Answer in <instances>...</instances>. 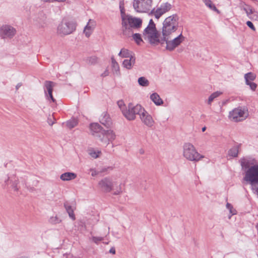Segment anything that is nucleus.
Segmentation results:
<instances>
[{"mask_svg":"<svg viewBox=\"0 0 258 258\" xmlns=\"http://www.w3.org/2000/svg\"><path fill=\"white\" fill-rule=\"evenodd\" d=\"M142 19L140 18L135 17L131 15L126 18L124 17L121 23L123 35L130 37L134 31L138 30L142 27Z\"/></svg>","mask_w":258,"mask_h":258,"instance_id":"1","label":"nucleus"},{"mask_svg":"<svg viewBox=\"0 0 258 258\" xmlns=\"http://www.w3.org/2000/svg\"><path fill=\"white\" fill-rule=\"evenodd\" d=\"M179 17L176 14L167 17L163 22L162 36L168 39L169 36L175 32L178 28Z\"/></svg>","mask_w":258,"mask_h":258,"instance_id":"2","label":"nucleus"},{"mask_svg":"<svg viewBox=\"0 0 258 258\" xmlns=\"http://www.w3.org/2000/svg\"><path fill=\"white\" fill-rule=\"evenodd\" d=\"M243 179L250 184L252 192L258 197V164L248 169Z\"/></svg>","mask_w":258,"mask_h":258,"instance_id":"3","label":"nucleus"},{"mask_svg":"<svg viewBox=\"0 0 258 258\" xmlns=\"http://www.w3.org/2000/svg\"><path fill=\"white\" fill-rule=\"evenodd\" d=\"M77 25L74 21L63 19L57 27L56 33L60 36L70 35L76 31Z\"/></svg>","mask_w":258,"mask_h":258,"instance_id":"4","label":"nucleus"},{"mask_svg":"<svg viewBox=\"0 0 258 258\" xmlns=\"http://www.w3.org/2000/svg\"><path fill=\"white\" fill-rule=\"evenodd\" d=\"M183 148V155L189 161L198 162L204 158L203 155L198 152L194 145L189 143H185Z\"/></svg>","mask_w":258,"mask_h":258,"instance_id":"5","label":"nucleus"},{"mask_svg":"<svg viewBox=\"0 0 258 258\" xmlns=\"http://www.w3.org/2000/svg\"><path fill=\"white\" fill-rule=\"evenodd\" d=\"M145 40H147L151 44L157 45L161 44L162 36L156 28L146 27L143 33Z\"/></svg>","mask_w":258,"mask_h":258,"instance_id":"6","label":"nucleus"},{"mask_svg":"<svg viewBox=\"0 0 258 258\" xmlns=\"http://www.w3.org/2000/svg\"><path fill=\"white\" fill-rule=\"evenodd\" d=\"M185 39V37L182 35V33L180 34L178 36L171 39V35L169 36L168 39H165L164 36H162L161 45L166 43V49L169 51H172L178 47Z\"/></svg>","mask_w":258,"mask_h":258,"instance_id":"7","label":"nucleus"},{"mask_svg":"<svg viewBox=\"0 0 258 258\" xmlns=\"http://www.w3.org/2000/svg\"><path fill=\"white\" fill-rule=\"evenodd\" d=\"M144 109L141 105L137 104L134 105L132 103H130L128 105L126 111H123V115L124 117L129 120H133L136 118V115L142 113Z\"/></svg>","mask_w":258,"mask_h":258,"instance_id":"8","label":"nucleus"},{"mask_svg":"<svg viewBox=\"0 0 258 258\" xmlns=\"http://www.w3.org/2000/svg\"><path fill=\"white\" fill-rule=\"evenodd\" d=\"M153 0H134L133 7L139 13L148 12L151 8Z\"/></svg>","mask_w":258,"mask_h":258,"instance_id":"9","label":"nucleus"},{"mask_svg":"<svg viewBox=\"0 0 258 258\" xmlns=\"http://www.w3.org/2000/svg\"><path fill=\"white\" fill-rule=\"evenodd\" d=\"M247 116L246 111L241 107L234 109L229 112V117L233 121H241L245 119Z\"/></svg>","mask_w":258,"mask_h":258,"instance_id":"10","label":"nucleus"},{"mask_svg":"<svg viewBox=\"0 0 258 258\" xmlns=\"http://www.w3.org/2000/svg\"><path fill=\"white\" fill-rule=\"evenodd\" d=\"M97 138L101 143L107 146L110 142H112L115 139L116 135L111 130H103L101 135H97Z\"/></svg>","mask_w":258,"mask_h":258,"instance_id":"11","label":"nucleus"},{"mask_svg":"<svg viewBox=\"0 0 258 258\" xmlns=\"http://www.w3.org/2000/svg\"><path fill=\"white\" fill-rule=\"evenodd\" d=\"M16 30L10 25H3L0 28V36L2 38H12L16 34Z\"/></svg>","mask_w":258,"mask_h":258,"instance_id":"12","label":"nucleus"},{"mask_svg":"<svg viewBox=\"0 0 258 258\" xmlns=\"http://www.w3.org/2000/svg\"><path fill=\"white\" fill-rule=\"evenodd\" d=\"M114 183L111 178L106 177L99 181L98 187L102 191L109 192L112 190Z\"/></svg>","mask_w":258,"mask_h":258,"instance_id":"13","label":"nucleus"},{"mask_svg":"<svg viewBox=\"0 0 258 258\" xmlns=\"http://www.w3.org/2000/svg\"><path fill=\"white\" fill-rule=\"evenodd\" d=\"M171 8L172 5L166 2L162 4L156 10L154 9L152 10L151 13L156 19H158L162 15L169 12Z\"/></svg>","mask_w":258,"mask_h":258,"instance_id":"14","label":"nucleus"},{"mask_svg":"<svg viewBox=\"0 0 258 258\" xmlns=\"http://www.w3.org/2000/svg\"><path fill=\"white\" fill-rule=\"evenodd\" d=\"M55 83L50 81H46L44 83V91L45 94L48 99H50L53 102H55L56 100L52 96L53 88L55 86Z\"/></svg>","mask_w":258,"mask_h":258,"instance_id":"15","label":"nucleus"},{"mask_svg":"<svg viewBox=\"0 0 258 258\" xmlns=\"http://www.w3.org/2000/svg\"><path fill=\"white\" fill-rule=\"evenodd\" d=\"M140 118L142 122L147 126L152 127L154 124V120L152 116L144 108L142 113L140 114Z\"/></svg>","mask_w":258,"mask_h":258,"instance_id":"16","label":"nucleus"},{"mask_svg":"<svg viewBox=\"0 0 258 258\" xmlns=\"http://www.w3.org/2000/svg\"><path fill=\"white\" fill-rule=\"evenodd\" d=\"M96 26V22L93 19H89L84 28L83 33L87 38L90 37Z\"/></svg>","mask_w":258,"mask_h":258,"instance_id":"17","label":"nucleus"},{"mask_svg":"<svg viewBox=\"0 0 258 258\" xmlns=\"http://www.w3.org/2000/svg\"><path fill=\"white\" fill-rule=\"evenodd\" d=\"M239 162L240 163L242 170L244 172L245 174L246 173L248 169L250 168L252 166L254 165L252 162L249 159L245 157L240 159Z\"/></svg>","mask_w":258,"mask_h":258,"instance_id":"18","label":"nucleus"},{"mask_svg":"<svg viewBox=\"0 0 258 258\" xmlns=\"http://www.w3.org/2000/svg\"><path fill=\"white\" fill-rule=\"evenodd\" d=\"M91 134L97 138V135H101L103 131L102 127L98 123H92L90 125Z\"/></svg>","mask_w":258,"mask_h":258,"instance_id":"19","label":"nucleus"},{"mask_svg":"<svg viewBox=\"0 0 258 258\" xmlns=\"http://www.w3.org/2000/svg\"><path fill=\"white\" fill-rule=\"evenodd\" d=\"M63 206L66 209V212L68 214L69 217L73 221L75 220L76 217L74 214V210L75 207L72 206L68 201H66L63 203Z\"/></svg>","mask_w":258,"mask_h":258,"instance_id":"20","label":"nucleus"},{"mask_svg":"<svg viewBox=\"0 0 258 258\" xmlns=\"http://www.w3.org/2000/svg\"><path fill=\"white\" fill-rule=\"evenodd\" d=\"M130 59H126L123 61L122 66L126 69L130 70L133 66L135 64L136 61V57L132 56L129 58Z\"/></svg>","mask_w":258,"mask_h":258,"instance_id":"21","label":"nucleus"},{"mask_svg":"<svg viewBox=\"0 0 258 258\" xmlns=\"http://www.w3.org/2000/svg\"><path fill=\"white\" fill-rule=\"evenodd\" d=\"M77 177V174L73 172H65L62 174L60 178L62 181H69L75 179Z\"/></svg>","mask_w":258,"mask_h":258,"instance_id":"22","label":"nucleus"},{"mask_svg":"<svg viewBox=\"0 0 258 258\" xmlns=\"http://www.w3.org/2000/svg\"><path fill=\"white\" fill-rule=\"evenodd\" d=\"M118 55L121 58H130L132 56H135V55L132 51H131L125 48L121 49Z\"/></svg>","mask_w":258,"mask_h":258,"instance_id":"23","label":"nucleus"},{"mask_svg":"<svg viewBox=\"0 0 258 258\" xmlns=\"http://www.w3.org/2000/svg\"><path fill=\"white\" fill-rule=\"evenodd\" d=\"M100 122L107 128L109 127L112 124L111 118L109 115L106 113L101 118H100Z\"/></svg>","mask_w":258,"mask_h":258,"instance_id":"24","label":"nucleus"},{"mask_svg":"<svg viewBox=\"0 0 258 258\" xmlns=\"http://www.w3.org/2000/svg\"><path fill=\"white\" fill-rule=\"evenodd\" d=\"M151 100L157 106L163 104V101L160 96L157 93H153L150 95Z\"/></svg>","mask_w":258,"mask_h":258,"instance_id":"25","label":"nucleus"},{"mask_svg":"<svg viewBox=\"0 0 258 258\" xmlns=\"http://www.w3.org/2000/svg\"><path fill=\"white\" fill-rule=\"evenodd\" d=\"M85 61L89 65H95L98 62V58L96 56H91L86 58Z\"/></svg>","mask_w":258,"mask_h":258,"instance_id":"26","label":"nucleus"},{"mask_svg":"<svg viewBox=\"0 0 258 258\" xmlns=\"http://www.w3.org/2000/svg\"><path fill=\"white\" fill-rule=\"evenodd\" d=\"M111 66L112 71L115 72L116 74H119V67L118 63L114 58L113 56L111 57Z\"/></svg>","mask_w":258,"mask_h":258,"instance_id":"27","label":"nucleus"},{"mask_svg":"<svg viewBox=\"0 0 258 258\" xmlns=\"http://www.w3.org/2000/svg\"><path fill=\"white\" fill-rule=\"evenodd\" d=\"M205 3V5L209 8L211 10L216 12L218 13H220V11L217 9L215 6L212 4L211 0H202Z\"/></svg>","mask_w":258,"mask_h":258,"instance_id":"28","label":"nucleus"},{"mask_svg":"<svg viewBox=\"0 0 258 258\" xmlns=\"http://www.w3.org/2000/svg\"><path fill=\"white\" fill-rule=\"evenodd\" d=\"M256 76L252 73L249 72L247 74H245L244 75V79L245 80V83L246 82H250L254 80L255 79Z\"/></svg>","mask_w":258,"mask_h":258,"instance_id":"29","label":"nucleus"},{"mask_svg":"<svg viewBox=\"0 0 258 258\" xmlns=\"http://www.w3.org/2000/svg\"><path fill=\"white\" fill-rule=\"evenodd\" d=\"M138 82L139 84L143 87H147L149 85V81L144 77H140Z\"/></svg>","mask_w":258,"mask_h":258,"instance_id":"30","label":"nucleus"},{"mask_svg":"<svg viewBox=\"0 0 258 258\" xmlns=\"http://www.w3.org/2000/svg\"><path fill=\"white\" fill-rule=\"evenodd\" d=\"M78 124V121L76 119H72L68 120L66 122V125L68 127L71 129L74 128Z\"/></svg>","mask_w":258,"mask_h":258,"instance_id":"31","label":"nucleus"},{"mask_svg":"<svg viewBox=\"0 0 258 258\" xmlns=\"http://www.w3.org/2000/svg\"><path fill=\"white\" fill-rule=\"evenodd\" d=\"M131 35H132V37L134 39V40L135 41V42L138 44H140V43L143 42V39L141 37V35L139 33H135L134 34L133 33L132 34H131Z\"/></svg>","mask_w":258,"mask_h":258,"instance_id":"32","label":"nucleus"},{"mask_svg":"<svg viewBox=\"0 0 258 258\" xmlns=\"http://www.w3.org/2000/svg\"><path fill=\"white\" fill-rule=\"evenodd\" d=\"M238 154V149L237 147H234L230 149L228 151V154L229 156L233 157H236L237 156Z\"/></svg>","mask_w":258,"mask_h":258,"instance_id":"33","label":"nucleus"},{"mask_svg":"<svg viewBox=\"0 0 258 258\" xmlns=\"http://www.w3.org/2000/svg\"><path fill=\"white\" fill-rule=\"evenodd\" d=\"M221 94V93L218 91L212 93L208 98V103L209 104H211V103L214 100V99L218 97Z\"/></svg>","mask_w":258,"mask_h":258,"instance_id":"34","label":"nucleus"},{"mask_svg":"<svg viewBox=\"0 0 258 258\" xmlns=\"http://www.w3.org/2000/svg\"><path fill=\"white\" fill-rule=\"evenodd\" d=\"M38 22L39 27L44 28L46 25L47 23L46 16L43 15L42 19H40Z\"/></svg>","mask_w":258,"mask_h":258,"instance_id":"35","label":"nucleus"},{"mask_svg":"<svg viewBox=\"0 0 258 258\" xmlns=\"http://www.w3.org/2000/svg\"><path fill=\"white\" fill-rule=\"evenodd\" d=\"M61 222V220L57 216H52L49 219V222L52 224H56L60 223Z\"/></svg>","mask_w":258,"mask_h":258,"instance_id":"36","label":"nucleus"},{"mask_svg":"<svg viewBox=\"0 0 258 258\" xmlns=\"http://www.w3.org/2000/svg\"><path fill=\"white\" fill-rule=\"evenodd\" d=\"M89 154L92 158L96 159L99 157V155L101 154V152L99 151H96L94 150H91L89 151Z\"/></svg>","mask_w":258,"mask_h":258,"instance_id":"37","label":"nucleus"},{"mask_svg":"<svg viewBox=\"0 0 258 258\" xmlns=\"http://www.w3.org/2000/svg\"><path fill=\"white\" fill-rule=\"evenodd\" d=\"M11 183L12 184L11 186L14 191H18L19 190V187L18 184L19 183L18 179H15L14 181L11 180Z\"/></svg>","mask_w":258,"mask_h":258,"instance_id":"38","label":"nucleus"},{"mask_svg":"<svg viewBox=\"0 0 258 258\" xmlns=\"http://www.w3.org/2000/svg\"><path fill=\"white\" fill-rule=\"evenodd\" d=\"M117 104H118V107L121 110L122 114H123V111H126V109H127L126 107L124 105L123 102L121 100L118 101L117 102Z\"/></svg>","mask_w":258,"mask_h":258,"instance_id":"39","label":"nucleus"},{"mask_svg":"<svg viewBox=\"0 0 258 258\" xmlns=\"http://www.w3.org/2000/svg\"><path fill=\"white\" fill-rule=\"evenodd\" d=\"M55 119L53 115L49 114L47 117V122L50 125H52L55 123Z\"/></svg>","mask_w":258,"mask_h":258,"instance_id":"40","label":"nucleus"},{"mask_svg":"<svg viewBox=\"0 0 258 258\" xmlns=\"http://www.w3.org/2000/svg\"><path fill=\"white\" fill-rule=\"evenodd\" d=\"M226 208L229 210L230 213L232 215H234L236 214L235 210L233 209L232 206L229 203H227L226 204Z\"/></svg>","mask_w":258,"mask_h":258,"instance_id":"41","label":"nucleus"},{"mask_svg":"<svg viewBox=\"0 0 258 258\" xmlns=\"http://www.w3.org/2000/svg\"><path fill=\"white\" fill-rule=\"evenodd\" d=\"M246 85H249L250 89L252 91H254L256 89V88L257 87V85L253 82H246L245 83Z\"/></svg>","mask_w":258,"mask_h":258,"instance_id":"42","label":"nucleus"},{"mask_svg":"<svg viewBox=\"0 0 258 258\" xmlns=\"http://www.w3.org/2000/svg\"><path fill=\"white\" fill-rule=\"evenodd\" d=\"M130 14H126L125 13V11L123 8L120 9V17H121V21L123 20V18L124 17H127Z\"/></svg>","mask_w":258,"mask_h":258,"instance_id":"43","label":"nucleus"},{"mask_svg":"<svg viewBox=\"0 0 258 258\" xmlns=\"http://www.w3.org/2000/svg\"><path fill=\"white\" fill-rule=\"evenodd\" d=\"M103 239V238L102 237H96V236L92 237V240L95 243H98L99 241H102Z\"/></svg>","mask_w":258,"mask_h":258,"instance_id":"44","label":"nucleus"},{"mask_svg":"<svg viewBox=\"0 0 258 258\" xmlns=\"http://www.w3.org/2000/svg\"><path fill=\"white\" fill-rule=\"evenodd\" d=\"M241 7H243V10L246 13H248L247 12L249 10V8L250 7V6L246 5L244 3H242L241 4Z\"/></svg>","mask_w":258,"mask_h":258,"instance_id":"45","label":"nucleus"},{"mask_svg":"<svg viewBox=\"0 0 258 258\" xmlns=\"http://www.w3.org/2000/svg\"><path fill=\"white\" fill-rule=\"evenodd\" d=\"M246 25L252 30L255 31V28L253 25L252 23L249 21L246 22Z\"/></svg>","mask_w":258,"mask_h":258,"instance_id":"46","label":"nucleus"},{"mask_svg":"<svg viewBox=\"0 0 258 258\" xmlns=\"http://www.w3.org/2000/svg\"><path fill=\"white\" fill-rule=\"evenodd\" d=\"M147 27L156 28L155 23H154L152 19H151L149 21V24Z\"/></svg>","mask_w":258,"mask_h":258,"instance_id":"47","label":"nucleus"},{"mask_svg":"<svg viewBox=\"0 0 258 258\" xmlns=\"http://www.w3.org/2000/svg\"><path fill=\"white\" fill-rule=\"evenodd\" d=\"M253 9L250 7L249 8V10L248 11V13H246V15L247 16L250 18V19H251V15L253 13Z\"/></svg>","mask_w":258,"mask_h":258,"instance_id":"48","label":"nucleus"},{"mask_svg":"<svg viewBox=\"0 0 258 258\" xmlns=\"http://www.w3.org/2000/svg\"><path fill=\"white\" fill-rule=\"evenodd\" d=\"M109 72L107 70H106L101 75V76L102 77H104L108 76Z\"/></svg>","mask_w":258,"mask_h":258,"instance_id":"49","label":"nucleus"},{"mask_svg":"<svg viewBox=\"0 0 258 258\" xmlns=\"http://www.w3.org/2000/svg\"><path fill=\"white\" fill-rule=\"evenodd\" d=\"M121 192H122L121 188L120 187H119L116 191H114L113 194L114 195H119L120 194H121Z\"/></svg>","mask_w":258,"mask_h":258,"instance_id":"50","label":"nucleus"},{"mask_svg":"<svg viewBox=\"0 0 258 258\" xmlns=\"http://www.w3.org/2000/svg\"><path fill=\"white\" fill-rule=\"evenodd\" d=\"M90 170L92 172L91 175L93 176H95L98 174V172H97L96 170L94 169H91Z\"/></svg>","mask_w":258,"mask_h":258,"instance_id":"51","label":"nucleus"},{"mask_svg":"<svg viewBox=\"0 0 258 258\" xmlns=\"http://www.w3.org/2000/svg\"><path fill=\"white\" fill-rule=\"evenodd\" d=\"M23 85L22 83H19L16 86V90L17 91Z\"/></svg>","mask_w":258,"mask_h":258,"instance_id":"52","label":"nucleus"},{"mask_svg":"<svg viewBox=\"0 0 258 258\" xmlns=\"http://www.w3.org/2000/svg\"><path fill=\"white\" fill-rule=\"evenodd\" d=\"M109 252L114 254L115 253V249L114 248L112 247L109 250Z\"/></svg>","mask_w":258,"mask_h":258,"instance_id":"53","label":"nucleus"},{"mask_svg":"<svg viewBox=\"0 0 258 258\" xmlns=\"http://www.w3.org/2000/svg\"><path fill=\"white\" fill-rule=\"evenodd\" d=\"M66 0H52L51 3L54 2H64Z\"/></svg>","mask_w":258,"mask_h":258,"instance_id":"54","label":"nucleus"},{"mask_svg":"<svg viewBox=\"0 0 258 258\" xmlns=\"http://www.w3.org/2000/svg\"><path fill=\"white\" fill-rule=\"evenodd\" d=\"M41 1L44 2V3H51L52 0H40Z\"/></svg>","mask_w":258,"mask_h":258,"instance_id":"55","label":"nucleus"},{"mask_svg":"<svg viewBox=\"0 0 258 258\" xmlns=\"http://www.w3.org/2000/svg\"><path fill=\"white\" fill-rule=\"evenodd\" d=\"M28 189L30 191H33V190H34V188L33 187H30V188H28Z\"/></svg>","mask_w":258,"mask_h":258,"instance_id":"56","label":"nucleus"},{"mask_svg":"<svg viewBox=\"0 0 258 258\" xmlns=\"http://www.w3.org/2000/svg\"><path fill=\"white\" fill-rule=\"evenodd\" d=\"M144 150L143 149H140V153L141 154H144Z\"/></svg>","mask_w":258,"mask_h":258,"instance_id":"57","label":"nucleus"},{"mask_svg":"<svg viewBox=\"0 0 258 258\" xmlns=\"http://www.w3.org/2000/svg\"><path fill=\"white\" fill-rule=\"evenodd\" d=\"M9 177H8L6 180H5V183L6 184H7V182L9 181Z\"/></svg>","mask_w":258,"mask_h":258,"instance_id":"58","label":"nucleus"},{"mask_svg":"<svg viewBox=\"0 0 258 258\" xmlns=\"http://www.w3.org/2000/svg\"><path fill=\"white\" fill-rule=\"evenodd\" d=\"M206 127L205 126L203 127L202 129V132H205L206 131Z\"/></svg>","mask_w":258,"mask_h":258,"instance_id":"59","label":"nucleus"},{"mask_svg":"<svg viewBox=\"0 0 258 258\" xmlns=\"http://www.w3.org/2000/svg\"><path fill=\"white\" fill-rule=\"evenodd\" d=\"M106 169H103V170H102V171L101 172H104V171H106Z\"/></svg>","mask_w":258,"mask_h":258,"instance_id":"60","label":"nucleus"},{"mask_svg":"<svg viewBox=\"0 0 258 258\" xmlns=\"http://www.w3.org/2000/svg\"><path fill=\"white\" fill-rule=\"evenodd\" d=\"M109 228H108V232H107V234H109Z\"/></svg>","mask_w":258,"mask_h":258,"instance_id":"61","label":"nucleus"}]
</instances>
